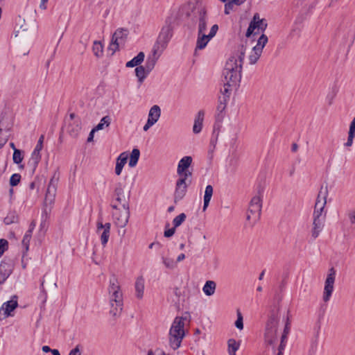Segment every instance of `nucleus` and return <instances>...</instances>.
I'll list each match as a JSON object with an SVG mask.
<instances>
[{
  "instance_id": "obj_1",
  "label": "nucleus",
  "mask_w": 355,
  "mask_h": 355,
  "mask_svg": "<svg viewBox=\"0 0 355 355\" xmlns=\"http://www.w3.org/2000/svg\"><path fill=\"white\" fill-rule=\"evenodd\" d=\"M279 309L275 308L270 312L268 319L266 322L265 329V343L268 348L272 349V352L277 355H282L284 349L287 342L288 335L291 329V323L289 317L287 315L286 317H283V321L284 322V328L283 333L281 335L280 343L278 345L277 349L276 346L277 344V326L279 320Z\"/></svg>"
},
{
  "instance_id": "obj_2",
  "label": "nucleus",
  "mask_w": 355,
  "mask_h": 355,
  "mask_svg": "<svg viewBox=\"0 0 355 355\" xmlns=\"http://www.w3.org/2000/svg\"><path fill=\"white\" fill-rule=\"evenodd\" d=\"M245 51L246 46L243 44L238 46L237 49L226 62L223 71V80L226 81L227 85L234 87L239 86Z\"/></svg>"
},
{
  "instance_id": "obj_3",
  "label": "nucleus",
  "mask_w": 355,
  "mask_h": 355,
  "mask_svg": "<svg viewBox=\"0 0 355 355\" xmlns=\"http://www.w3.org/2000/svg\"><path fill=\"white\" fill-rule=\"evenodd\" d=\"M107 290L110 305V313L114 317H119L123 311V298L120 284L115 276L110 278Z\"/></svg>"
},
{
  "instance_id": "obj_4",
  "label": "nucleus",
  "mask_w": 355,
  "mask_h": 355,
  "mask_svg": "<svg viewBox=\"0 0 355 355\" xmlns=\"http://www.w3.org/2000/svg\"><path fill=\"white\" fill-rule=\"evenodd\" d=\"M186 318L176 317L169 331V345L173 349H178L184 336V320Z\"/></svg>"
},
{
  "instance_id": "obj_5",
  "label": "nucleus",
  "mask_w": 355,
  "mask_h": 355,
  "mask_svg": "<svg viewBox=\"0 0 355 355\" xmlns=\"http://www.w3.org/2000/svg\"><path fill=\"white\" fill-rule=\"evenodd\" d=\"M173 36V27L171 24H166L164 26L159 34L157 42L153 49L155 53H162L166 48L168 43Z\"/></svg>"
},
{
  "instance_id": "obj_6",
  "label": "nucleus",
  "mask_w": 355,
  "mask_h": 355,
  "mask_svg": "<svg viewBox=\"0 0 355 355\" xmlns=\"http://www.w3.org/2000/svg\"><path fill=\"white\" fill-rule=\"evenodd\" d=\"M190 174H184V175L180 176L179 179L176 182L175 190L174 193V201L177 202L182 200L186 195L187 187L191 184Z\"/></svg>"
},
{
  "instance_id": "obj_7",
  "label": "nucleus",
  "mask_w": 355,
  "mask_h": 355,
  "mask_svg": "<svg viewBox=\"0 0 355 355\" xmlns=\"http://www.w3.org/2000/svg\"><path fill=\"white\" fill-rule=\"evenodd\" d=\"M267 26L266 20L264 19H260L259 14L255 13L249 24L245 36L249 37L252 34H258L259 31L263 32L266 29Z\"/></svg>"
},
{
  "instance_id": "obj_8",
  "label": "nucleus",
  "mask_w": 355,
  "mask_h": 355,
  "mask_svg": "<svg viewBox=\"0 0 355 355\" xmlns=\"http://www.w3.org/2000/svg\"><path fill=\"white\" fill-rule=\"evenodd\" d=\"M268 41V37L264 34L259 37L257 44L252 48L248 57L250 64H254L258 61Z\"/></svg>"
},
{
  "instance_id": "obj_9",
  "label": "nucleus",
  "mask_w": 355,
  "mask_h": 355,
  "mask_svg": "<svg viewBox=\"0 0 355 355\" xmlns=\"http://www.w3.org/2000/svg\"><path fill=\"white\" fill-rule=\"evenodd\" d=\"M336 279V270L334 268L329 270L327 278L324 282L322 300L324 302L329 301L334 289V283Z\"/></svg>"
},
{
  "instance_id": "obj_10",
  "label": "nucleus",
  "mask_w": 355,
  "mask_h": 355,
  "mask_svg": "<svg viewBox=\"0 0 355 355\" xmlns=\"http://www.w3.org/2000/svg\"><path fill=\"white\" fill-rule=\"evenodd\" d=\"M327 189L325 190L324 196L321 197L322 191H320L317 197L315 204L313 218L324 217L326 218V213H324V207L327 204Z\"/></svg>"
},
{
  "instance_id": "obj_11",
  "label": "nucleus",
  "mask_w": 355,
  "mask_h": 355,
  "mask_svg": "<svg viewBox=\"0 0 355 355\" xmlns=\"http://www.w3.org/2000/svg\"><path fill=\"white\" fill-rule=\"evenodd\" d=\"M218 30V26L217 24H214L211 26L209 33L207 35L205 33H198V39L196 42V49H203L209 42V40L214 37L217 31Z\"/></svg>"
},
{
  "instance_id": "obj_12",
  "label": "nucleus",
  "mask_w": 355,
  "mask_h": 355,
  "mask_svg": "<svg viewBox=\"0 0 355 355\" xmlns=\"http://www.w3.org/2000/svg\"><path fill=\"white\" fill-rule=\"evenodd\" d=\"M127 35L128 31L123 28H119L114 33L112 42L109 47L110 50L112 51V53L119 49V45L124 42Z\"/></svg>"
},
{
  "instance_id": "obj_13",
  "label": "nucleus",
  "mask_w": 355,
  "mask_h": 355,
  "mask_svg": "<svg viewBox=\"0 0 355 355\" xmlns=\"http://www.w3.org/2000/svg\"><path fill=\"white\" fill-rule=\"evenodd\" d=\"M17 306V296L13 295L10 300L3 303L0 309V320H3L11 315V312L13 311Z\"/></svg>"
},
{
  "instance_id": "obj_14",
  "label": "nucleus",
  "mask_w": 355,
  "mask_h": 355,
  "mask_svg": "<svg viewBox=\"0 0 355 355\" xmlns=\"http://www.w3.org/2000/svg\"><path fill=\"white\" fill-rule=\"evenodd\" d=\"M122 207L123 210L121 211L119 214L116 213L114 214L116 224L119 227H125L130 218V208L128 202L123 203Z\"/></svg>"
},
{
  "instance_id": "obj_15",
  "label": "nucleus",
  "mask_w": 355,
  "mask_h": 355,
  "mask_svg": "<svg viewBox=\"0 0 355 355\" xmlns=\"http://www.w3.org/2000/svg\"><path fill=\"white\" fill-rule=\"evenodd\" d=\"M58 182V178H56L54 175L49 183L46 193L45 196V204L51 205L54 202L55 196L57 191V184Z\"/></svg>"
},
{
  "instance_id": "obj_16",
  "label": "nucleus",
  "mask_w": 355,
  "mask_h": 355,
  "mask_svg": "<svg viewBox=\"0 0 355 355\" xmlns=\"http://www.w3.org/2000/svg\"><path fill=\"white\" fill-rule=\"evenodd\" d=\"M97 232L100 234L101 231V244L103 246H105L108 242L110 234V228L111 224L110 223H106L105 224H103L101 220H98L97 221Z\"/></svg>"
},
{
  "instance_id": "obj_17",
  "label": "nucleus",
  "mask_w": 355,
  "mask_h": 355,
  "mask_svg": "<svg viewBox=\"0 0 355 355\" xmlns=\"http://www.w3.org/2000/svg\"><path fill=\"white\" fill-rule=\"evenodd\" d=\"M192 163V157L190 156H185L182 157L178 165L177 173L179 176L184 175V174H190V177L192 173L188 170V168Z\"/></svg>"
},
{
  "instance_id": "obj_18",
  "label": "nucleus",
  "mask_w": 355,
  "mask_h": 355,
  "mask_svg": "<svg viewBox=\"0 0 355 355\" xmlns=\"http://www.w3.org/2000/svg\"><path fill=\"white\" fill-rule=\"evenodd\" d=\"M324 217L313 218V227L311 230V236L315 239L322 231L324 226Z\"/></svg>"
},
{
  "instance_id": "obj_19",
  "label": "nucleus",
  "mask_w": 355,
  "mask_h": 355,
  "mask_svg": "<svg viewBox=\"0 0 355 355\" xmlns=\"http://www.w3.org/2000/svg\"><path fill=\"white\" fill-rule=\"evenodd\" d=\"M208 22V17L207 12L204 8L199 10L198 21V33H203L206 32L207 25Z\"/></svg>"
},
{
  "instance_id": "obj_20",
  "label": "nucleus",
  "mask_w": 355,
  "mask_h": 355,
  "mask_svg": "<svg viewBox=\"0 0 355 355\" xmlns=\"http://www.w3.org/2000/svg\"><path fill=\"white\" fill-rule=\"evenodd\" d=\"M228 101H227V97H219L218 99V104L216 107V123H220L222 121L224 114L223 111L226 108L227 103Z\"/></svg>"
},
{
  "instance_id": "obj_21",
  "label": "nucleus",
  "mask_w": 355,
  "mask_h": 355,
  "mask_svg": "<svg viewBox=\"0 0 355 355\" xmlns=\"http://www.w3.org/2000/svg\"><path fill=\"white\" fill-rule=\"evenodd\" d=\"M145 288V280L143 276L137 278L135 283V296L137 299L141 300L144 297Z\"/></svg>"
},
{
  "instance_id": "obj_22",
  "label": "nucleus",
  "mask_w": 355,
  "mask_h": 355,
  "mask_svg": "<svg viewBox=\"0 0 355 355\" xmlns=\"http://www.w3.org/2000/svg\"><path fill=\"white\" fill-rule=\"evenodd\" d=\"M250 209L261 214L262 208V196L261 191H258V194L254 196L250 200L249 204Z\"/></svg>"
},
{
  "instance_id": "obj_23",
  "label": "nucleus",
  "mask_w": 355,
  "mask_h": 355,
  "mask_svg": "<svg viewBox=\"0 0 355 355\" xmlns=\"http://www.w3.org/2000/svg\"><path fill=\"white\" fill-rule=\"evenodd\" d=\"M161 116V108L159 105H155L152 106L149 110L148 115V121L155 124L159 119Z\"/></svg>"
},
{
  "instance_id": "obj_24",
  "label": "nucleus",
  "mask_w": 355,
  "mask_h": 355,
  "mask_svg": "<svg viewBox=\"0 0 355 355\" xmlns=\"http://www.w3.org/2000/svg\"><path fill=\"white\" fill-rule=\"evenodd\" d=\"M162 53H155V49H153V55L147 58L144 68L149 73L153 69L159 57Z\"/></svg>"
},
{
  "instance_id": "obj_25",
  "label": "nucleus",
  "mask_w": 355,
  "mask_h": 355,
  "mask_svg": "<svg viewBox=\"0 0 355 355\" xmlns=\"http://www.w3.org/2000/svg\"><path fill=\"white\" fill-rule=\"evenodd\" d=\"M205 112L203 110H200L196 116L194 124L193 126V132L195 134H198L201 132L202 128V123L204 120Z\"/></svg>"
},
{
  "instance_id": "obj_26",
  "label": "nucleus",
  "mask_w": 355,
  "mask_h": 355,
  "mask_svg": "<svg viewBox=\"0 0 355 355\" xmlns=\"http://www.w3.org/2000/svg\"><path fill=\"white\" fill-rule=\"evenodd\" d=\"M12 272L10 266L7 263L0 264V284H2L8 278Z\"/></svg>"
},
{
  "instance_id": "obj_27",
  "label": "nucleus",
  "mask_w": 355,
  "mask_h": 355,
  "mask_svg": "<svg viewBox=\"0 0 355 355\" xmlns=\"http://www.w3.org/2000/svg\"><path fill=\"white\" fill-rule=\"evenodd\" d=\"M128 157V154L125 152L121 153L117 157L115 166V173L117 175H121L123 168L127 162Z\"/></svg>"
},
{
  "instance_id": "obj_28",
  "label": "nucleus",
  "mask_w": 355,
  "mask_h": 355,
  "mask_svg": "<svg viewBox=\"0 0 355 355\" xmlns=\"http://www.w3.org/2000/svg\"><path fill=\"white\" fill-rule=\"evenodd\" d=\"M355 137V117L351 121L349 125V130L348 132L347 141L344 144L345 147H351L353 144V141Z\"/></svg>"
},
{
  "instance_id": "obj_29",
  "label": "nucleus",
  "mask_w": 355,
  "mask_h": 355,
  "mask_svg": "<svg viewBox=\"0 0 355 355\" xmlns=\"http://www.w3.org/2000/svg\"><path fill=\"white\" fill-rule=\"evenodd\" d=\"M216 288V284L214 281L212 280H208L205 282L202 291L203 293L207 295L211 296L214 294Z\"/></svg>"
},
{
  "instance_id": "obj_30",
  "label": "nucleus",
  "mask_w": 355,
  "mask_h": 355,
  "mask_svg": "<svg viewBox=\"0 0 355 355\" xmlns=\"http://www.w3.org/2000/svg\"><path fill=\"white\" fill-rule=\"evenodd\" d=\"M261 214L248 208L246 219L251 225H254L260 218Z\"/></svg>"
},
{
  "instance_id": "obj_31",
  "label": "nucleus",
  "mask_w": 355,
  "mask_h": 355,
  "mask_svg": "<svg viewBox=\"0 0 355 355\" xmlns=\"http://www.w3.org/2000/svg\"><path fill=\"white\" fill-rule=\"evenodd\" d=\"M80 130L81 127L78 121H73L70 123L67 128V132L72 137H77Z\"/></svg>"
},
{
  "instance_id": "obj_32",
  "label": "nucleus",
  "mask_w": 355,
  "mask_h": 355,
  "mask_svg": "<svg viewBox=\"0 0 355 355\" xmlns=\"http://www.w3.org/2000/svg\"><path fill=\"white\" fill-rule=\"evenodd\" d=\"M144 53L143 52H139L137 56L125 64L126 67H139V65L144 61Z\"/></svg>"
},
{
  "instance_id": "obj_33",
  "label": "nucleus",
  "mask_w": 355,
  "mask_h": 355,
  "mask_svg": "<svg viewBox=\"0 0 355 355\" xmlns=\"http://www.w3.org/2000/svg\"><path fill=\"white\" fill-rule=\"evenodd\" d=\"M41 159L40 151L37 149H34L31 154V157L28 161V164L35 168Z\"/></svg>"
},
{
  "instance_id": "obj_34",
  "label": "nucleus",
  "mask_w": 355,
  "mask_h": 355,
  "mask_svg": "<svg viewBox=\"0 0 355 355\" xmlns=\"http://www.w3.org/2000/svg\"><path fill=\"white\" fill-rule=\"evenodd\" d=\"M116 200L122 205L123 203L128 202L123 194V189L121 184H119L114 190Z\"/></svg>"
},
{
  "instance_id": "obj_35",
  "label": "nucleus",
  "mask_w": 355,
  "mask_h": 355,
  "mask_svg": "<svg viewBox=\"0 0 355 355\" xmlns=\"http://www.w3.org/2000/svg\"><path fill=\"white\" fill-rule=\"evenodd\" d=\"M213 195V187L211 185H207L205 188L204 195L203 211H205L209 206V202Z\"/></svg>"
},
{
  "instance_id": "obj_36",
  "label": "nucleus",
  "mask_w": 355,
  "mask_h": 355,
  "mask_svg": "<svg viewBox=\"0 0 355 355\" xmlns=\"http://www.w3.org/2000/svg\"><path fill=\"white\" fill-rule=\"evenodd\" d=\"M149 73L148 71L144 68V66L137 67L135 69V74L138 78V80L140 83H142L147 75Z\"/></svg>"
},
{
  "instance_id": "obj_37",
  "label": "nucleus",
  "mask_w": 355,
  "mask_h": 355,
  "mask_svg": "<svg viewBox=\"0 0 355 355\" xmlns=\"http://www.w3.org/2000/svg\"><path fill=\"white\" fill-rule=\"evenodd\" d=\"M140 151L137 148H134L130 154L128 165L130 167H135L139 159Z\"/></svg>"
},
{
  "instance_id": "obj_38",
  "label": "nucleus",
  "mask_w": 355,
  "mask_h": 355,
  "mask_svg": "<svg viewBox=\"0 0 355 355\" xmlns=\"http://www.w3.org/2000/svg\"><path fill=\"white\" fill-rule=\"evenodd\" d=\"M223 81V87L220 89V92L222 93V96L220 97H227V101L229 100L231 92L233 89H237V87H232L229 85L226 84V81Z\"/></svg>"
},
{
  "instance_id": "obj_39",
  "label": "nucleus",
  "mask_w": 355,
  "mask_h": 355,
  "mask_svg": "<svg viewBox=\"0 0 355 355\" xmlns=\"http://www.w3.org/2000/svg\"><path fill=\"white\" fill-rule=\"evenodd\" d=\"M111 123V119L109 116H103L100 123L93 129L96 132L103 130L105 126L108 127Z\"/></svg>"
},
{
  "instance_id": "obj_40",
  "label": "nucleus",
  "mask_w": 355,
  "mask_h": 355,
  "mask_svg": "<svg viewBox=\"0 0 355 355\" xmlns=\"http://www.w3.org/2000/svg\"><path fill=\"white\" fill-rule=\"evenodd\" d=\"M239 347V343H238L234 339H230L228 340V352L230 355H235Z\"/></svg>"
},
{
  "instance_id": "obj_41",
  "label": "nucleus",
  "mask_w": 355,
  "mask_h": 355,
  "mask_svg": "<svg viewBox=\"0 0 355 355\" xmlns=\"http://www.w3.org/2000/svg\"><path fill=\"white\" fill-rule=\"evenodd\" d=\"M3 222L6 225H10L18 222V216L15 212H10L4 218Z\"/></svg>"
},
{
  "instance_id": "obj_42",
  "label": "nucleus",
  "mask_w": 355,
  "mask_h": 355,
  "mask_svg": "<svg viewBox=\"0 0 355 355\" xmlns=\"http://www.w3.org/2000/svg\"><path fill=\"white\" fill-rule=\"evenodd\" d=\"M24 159V153L23 151L19 149H15V152H13L12 159L14 163L19 164L22 162Z\"/></svg>"
},
{
  "instance_id": "obj_43",
  "label": "nucleus",
  "mask_w": 355,
  "mask_h": 355,
  "mask_svg": "<svg viewBox=\"0 0 355 355\" xmlns=\"http://www.w3.org/2000/svg\"><path fill=\"white\" fill-rule=\"evenodd\" d=\"M93 51L96 56L99 57L103 53V45L100 42L95 41L93 45Z\"/></svg>"
},
{
  "instance_id": "obj_44",
  "label": "nucleus",
  "mask_w": 355,
  "mask_h": 355,
  "mask_svg": "<svg viewBox=\"0 0 355 355\" xmlns=\"http://www.w3.org/2000/svg\"><path fill=\"white\" fill-rule=\"evenodd\" d=\"M187 216L185 214L182 213L180 215L177 216L173 220V227L175 228L182 225V223L185 220Z\"/></svg>"
},
{
  "instance_id": "obj_45",
  "label": "nucleus",
  "mask_w": 355,
  "mask_h": 355,
  "mask_svg": "<svg viewBox=\"0 0 355 355\" xmlns=\"http://www.w3.org/2000/svg\"><path fill=\"white\" fill-rule=\"evenodd\" d=\"M32 236L31 230H28L24 236L22 240V245L25 247L26 250H28L30 241Z\"/></svg>"
},
{
  "instance_id": "obj_46",
  "label": "nucleus",
  "mask_w": 355,
  "mask_h": 355,
  "mask_svg": "<svg viewBox=\"0 0 355 355\" xmlns=\"http://www.w3.org/2000/svg\"><path fill=\"white\" fill-rule=\"evenodd\" d=\"M162 262H163L164 265L167 268L173 269V268H175V267L176 266L175 261L173 259H171V258L163 257Z\"/></svg>"
},
{
  "instance_id": "obj_47",
  "label": "nucleus",
  "mask_w": 355,
  "mask_h": 355,
  "mask_svg": "<svg viewBox=\"0 0 355 355\" xmlns=\"http://www.w3.org/2000/svg\"><path fill=\"white\" fill-rule=\"evenodd\" d=\"M21 180V175L19 173H15L11 175L10 179V184L12 187L17 186Z\"/></svg>"
},
{
  "instance_id": "obj_48",
  "label": "nucleus",
  "mask_w": 355,
  "mask_h": 355,
  "mask_svg": "<svg viewBox=\"0 0 355 355\" xmlns=\"http://www.w3.org/2000/svg\"><path fill=\"white\" fill-rule=\"evenodd\" d=\"M235 326L239 329H243V316L239 311H237V320L235 322Z\"/></svg>"
},
{
  "instance_id": "obj_49",
  "label": "nucleus",
  "mask_w": 355,
  "mask_h": 355,
  "mask_svg": "<svg viewBox=\"0 0 355 355\" xmlns=\"http://www.w3.org/2000/svg\"><path fill=\"white\" fill-rule=\"evenodd\" d=\"M83 352V346L82 345H77L75 348L70 351L69 355H80V354Z\"/></svg>"
},
{
  "instance_id": "obj_50",
  "label": "nucleus",
  "mask_w": 355,
  "mask_h": 355,
  "mask_svg": "<svg viewBox=\"0 0 355 355\" xmlns=\"http://www.w3.org/2000/svg\"><path fill=\"white\" fill-rule=\"evenodd\" d=\"M234 4L236 3L234 2V0H232L225 4L224 12L225 15H229L230 13V12L233 10Z\"/></svg>"
},
{
  "instance_id": "obj_51",
  "label": "nucleus",
  "mask_w": 355,
  "mask_h": 355,
  "mask_svg": "<svg viewBox=\"0 0 355 355\" xmlns=\"http://www.w3.org/2000/svg\"><path fill=\"white\" fill-rule=\"evenodd\" d=\"M8 242L6 239H0V257L7 249Z\"/></svg>"
},
{
  "instance_id": "obj_52",
  "label": "nucleus",
  "mask_w": 355,
  "mask_h": 355,
  "mask_svg": "<svg viewBox=\"0 0 355 355\" xmlns=\"http://www.w3.org/2000/svg\"><path fill=\"white\" fill-rule=\"evenodd\" d=\"M44 136L43 135H42L38 141H37V144L35 148V149H37L38 150L41 151L42 148H43V142H44Z\"/></svg>"
},
{
  "instance_id": "obj_53",
  "label": "nucleus",
  "mask_w": 355,
  "mask_h": 355,
  "mask_svg": "<svg viewBox=\"0 0 355 355\" xmlns=\"http://www.w3.org/2000/svg\"><path fill=\"white\" fill-rule=\"evenodd\" d=\"M7 136H2V129L0 128V148H1L7 142Z\"/></svg>"
},
{
  "instance_id": "obj_54",
  "label": "nucleus",
  "mask_w": 355,
  "mask_h": 355,
  "mask_svg": "<svg viewBox=\"0 0 355 355\" xmlns=\"http://www.w3.org/2000/svg\"><path fill=\"white\" fill-rule=\"evenodd\" d=\"M175 227H173L171 229H168L167 230H165L164 231V236L165 237H171L174 234H175Z\"/></svg>"
},
{
  "instance_id": "obj_55",
  "label": "nucleus",
  "mask_w": 355,
  "mask_h": 355,
  "mask_svg": "<svg viewBox=\"0 0 355 355\" xmlns=\"http://www.w3.org/2000/svg\"><path fill=\"white\" fill-rule=\"evenodd\" d=\"M349 220L351 224H355V209L354 211H351L347 214Z\"/></svg>"
},
{
  "instance_id": "obj_56",
  "label": "nucleus",
  "mask_w": 355,
  "mask_h": 355,
  "mask_svg": "<svg viewBox=\"0 0 355 355\" xmlns=\"http://www.w3.org/2000/svg\"><path fill=\"white\" fill-rule=\"evenodd\" d=\"M153 125H155V124L147 120L146 124L144 125V126L143 128V130L144 131H147Z\"/></svg>"
},
{
  "instance_id": "obj_57",
  "label": "nucleus",
  "mask_w": 355,
  "mask_h": 355,
  "mask_svg": "<svg viewBox=\"0 0 355 355\" xmlns=\"http://www.w3.org/2000/svg\"><path fill=\"white\" fill-rule=\"evenodd\" d=\"M96 132V131H95L94 129H92V130H91V132H90V133H89V137H88V138H87V141H88V142H90V141H92L93 140L94 135V132Z\"/></svg>"
},
{
  "instance_id": "obj_58",
  "label": "nucleus",
  "mask_w": 355,
  "mask_h": 355,
  "mask_svg": "<svg viewBox=\"0 0 355 355\" xmlns=\"http://www.w3.org/2000/svg\"><path fill=\"white\" fill-rule=\"evenodd\" d=\"M47 1H48V0H41L40 8L43 10H45L46 8V4Z\"/></svg>"
},
{
  "instance_id": "obj_59",
  "label": "nucleus",
  "mask_w": 355,
  "mask_h": 355,
  "mask_svg": "<svg viewBox=\"0 0 355 355\" xmlns=\"http://www.w3.org/2000/svg\"><path fill=\"white\" fill-rule=\"evenodd\" d=\"M42 350L44 353H48V352H51V349L49 347V346H43L42 347Z\"/></svg>"
},
{
  "instance_id": "obj_60",
  "label": "nucleus",
  "mask_w": 355,
  "mask_h": 355,
  "mask_svg": "<svg viewBox=\"0 0 355 355\" xmlns=\"http://www.w3.org/2000/svg\"><path fill=\"white\" fill-rule=\"evenodd\" d=\"M184 259H185V255H184V254L182 253V254H179L178 257H177V261L178 262L182 261Z\"/></svg>"
},
{
  "instance_id": "obj_61",
  "label": "nucleus",
  "mask_w": 355,
  "mask_h": 355,
  "mask_svg": "<svg viewBox=\"0 0 355 355\" xmlns=\"http://www.w3.org/2000/svg\"><path fill=\"white\" fill-rule=\"evenodd\" d=\"M35 225H36L35 222L34 220H33V221L31 223V224H30V225H29V229H28V230H31V233H33V230L35 229Z\"/></svg>"
},
{
  "instance_id": "obj_62",
  "label": "nucleus",
  "mask_w": 355,
  "mask_h": 355,
  "mask_svg": "<svg viewBox=\"0 0 355 355\" xmlns=\"http://www.w3.org/2000/svg\"><path fill=\"white\" fill-rule=\"evenodd\" d=\"M297 149H298V146H297V144H295V143H293V144H292V148H291L292 151H293V152H296V151L297 150Z\"/></svg>"
},
{
  "instance_id": "obj_63",
  "label": "nucleus",
  "mask_w": 355,
  "mask_h": 355,
  "mask_svg": "<svg viewBox=\"0 0 355 355\" xmlns=\"http://www.w3.org/2000/svg\"><path fill=\"white\" fill-rule=\"evenodd\" d=\"M51 352L52 355H60L59 351L56 349H51Z\"/></svg>"
},
{
  "instance_id": "obj_64",
  "label": "nucleus",
  "mask_w": 355,
  "mask_h": 355,
  "mask_svg": "<svg viewBox=\"0 0 355 355\" xmlns=\"http://www.w3.org/2000/svg\"><path fill=\"white\" fill-rule=\"evenodd\" d=\"M245 0H234V2L236 3V5H241L242 4Z\"/></svg>"
}]
</instances>
